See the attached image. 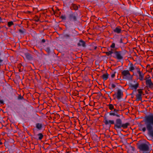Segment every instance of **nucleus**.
Segmentation results:
<instances>
[{"label": "nucleus", "mask_w": 153, "mask_h": 153, "mask_svg": "<svg viewBox=\"0 0 153 153\" xmlns=\"http://www.w3.org/2000/svg\"><path fill=\"white\" fill-rule=\"evenodd\" d=\"M105 53L107 56H109L110 55H111L113 53V52L109 51L108 52H106Z\"/></svg>", "instance_id": "5701e85b"}, {"label": "nucleus", "mask_w": 153, "mask_h": 153, "mask_svg": "<svg viewBox=\"0 0 153 153\" xmlns=\"http://www.w3.org/2000/svg\"><path fill=\"white\" fill-rule=\"evenodd\" d=\"M96 48H97V47H96L95 48V49H96Z\"/></svg>", "instance_id": "ea45409f"}, {"label": "nucleus", "mask_w": 153, "mask_h": 153, "mask_svg": "<svg viewBox=\"0 0 153 153\" xmlns=\"http://www.w3.org/2000/svg\"><path fill=\"white\" fill-rule=\"evenodd\" d=\"M139 85L138 83L136 82L135 84H130L129 85V87L131 89L135 90L138 87Z\"/></svg>", "instance_id": "9b49d317"}, {"label": "nucleus", "mask_w": 153, "mask_h": 153, "mask_svg": "<svg viewBox=\"0 0 153 153\" xmlns=\"http://www.w3.org/2000/svg\"><path fill=\"white\" fill-rule=\"evenodd\" d=\"M114 53L115 56V58L121 60L123 58V54L121 51H116Z\"/></svg>", "instance_id": "0eeeda50"}, {"label": "nucleus", "mask_w": 153, "mask_h": 153, "mask_svg": "<svg viewBox=\"0 0 153 153\" xmlns=\"http://www.w3.org/2000/svg\"><path fill=\"white\" fill-rule=\"evenodd\" d=\"M14 25L12 21H10L8 22L7 25L9 27H10L11 26Z\"/></svg>", "instance_id": "412c9836"}, {"label": "nucleus", "mask_w": 153, "mask_h": 153, "mask_svg": "<svg viewBox=\"0 0 153 153\" xmlns=\"http://www.w3.org/2000/svg\"><path fill=\"white\" fill-rule=\"evenodd\" d=\"M103 122L106 125H109L111 126V125L114 124V120H108L106 117L104 118Z\"/></svg>", "instance_id": "1a4fd4ad"}, {"label": "nucleus", "mask_w": 153, "mask_h": 153, "mask_svg": "<svg viewBox=\"0 0 153 153\" xmlns=\"http://www.w3.org/2000/svg\"><path fill=\"white\" fill-rule=\"evenodd\" d=\"M0 104H4V102L2 100H0Z\"/></svg>", "instance_id": "7c9ffc66"}, {"label": "nucleus", "mask_w": 153, "mask_h": 153, "mask_svg": "<svg viewBox=\"0 0 153 153\" xmlns=\"http://www.w3.org/2000/svg\"><path fill=\"white\" fill-rule=\"evenodd\" d=\"M122 74L123 76V78L126 79H130L131 77V75L128 70H124L122 72Z\"/></svg>", "instance_id": "20e7f679"}, {"label": "nucleus", "mask_w": 153, "mask_h": 153, "mask_svg": "<svg viewBox=\"0 0 153 153\" xmlns=\"http://www.w3.org/2000/svg\"><path fill=\"white\" fill-rule=\"evenodd\" d=\"M128 65L129 71L133 72L135 70H136L137 72L140 69L138 67L136 66L135 64L134 65L132 63H130Z\"/></svg>", "instance_id": "423d86ee"}, {"label": "nucleus", "mask_w": 153, "mask_h": 153, "mask_svg": "<svg viewBox=\"0 0 153 153\" xmlns=\"http://www.w3.org/2000/svg\"><path fill=\"white\" fill-rule=\"evenodd\" d=\"M25 56L26 59H28L30 60L32 58L31 55L29 53H25Z\"/></svg>", "instance_id": "aec40b11"}, {"label": "nucleus", "mask_w": 153, "mask_h": 153, "mask_svg": "<svg viewBox=\"0 0 153 153\" xmlns=\"http://www.w3.org/2000/svg\"><path fill=\"white\" fill-rule=\"evenodd\" d=\"M77 45L78 46H82L84 47L85 46V43L82 40H80L78 43Z\"/></svg>", "instance_id": "dca6fc26"}, {"label": "nucleus", "mask_w": 153, "mask_h": 153, "mask_svg": "<svg viewBox=\"0 0 153 153\" xmlns=\"http://www.w3.org/2000/svg\"><path fill=\"white\" fill-rule=\"evenodd\" d=\"M45 51L48 53H49L50 52V50L49 48H46L45 49Z\"/></svg>", "instance_id": "b1692460"}, {"label": "nucleus", "mask_w": 153, "mask_h": 153, "mask_svg": "<svg viewBox=\"0 0 153 153\" xmlns=\"http://www.w3.org/2000/svg\"><path fill=\"white\" fill-rule=\"evenodd\" d=\"M111 51L112 52H113V50L112 49H111V50L110 51Z\"/></svg>", "instance_id": "58836bf2"}, {"label": "nucleus", "mask_w": 153, "mask_h": 153, "mask_svg": "<svg viewBox=\"0 0 153 153\" xmlns=\"http://www.w3.org/2000/svg\"><path fill=\"white\" fill-rule=\"evenodd\" d=\"M35 125L36 128L39 130H41L43 127V124L41 123H37Z\"/></svg>", "instance_id": "4468645a"}, {"label": "nucleus", "mask_w": 153, "mask_h": 153, "mask_svg": "<svg viewBox=\"0 0 153 153\" xmlns=\"http://www.w3.org/2000/svg\"><path fill=\"white\" fill-rule=\"evenodd\" d=\"M61 17V18L63 19H66V17L65 16H62Z\"/></svg>", "instance_id": "cd10ccee"}, {"label": "nucleus", "mask_w": 153, "mask_h": 153, "mask_svg": "<svg viewBox=\"0 0 153 153\" xmlns=\"http://www.w3.org/2000/svg\"><path fill=\"white\" fill-rule=\"evenodd\" d=\"M70 8L71 10H77L78 9V7L76 4H72L70 7Z\"/></svg>", "instance_id": "f3484780"}, {"label": "nucleus", "mask_w": 153, "mask_h": 153, "mask_svg": "<svg viewBox=\"0 0 153 153\" xmlns=\"http://www.w3.org/2000/svg\"><path fill=\"white\" fill-rule=\"evenodd\" d=\"M115 116H117V117H119L120 116V115H119L118 114H116V115Z\"/></svg>", "instance_id": "72a5a7b5"}, {"label": "nucleus", "mask_w": 153, "mask_h": 153, "mask_svg": "<svg viewBox=\"0 0 153 153\" xmlns=\"http://www.w3.org/2000/svg\"><path fill=\"white\" fill-rule=\"evenodd\" d=\"M109 108L111 110H112L114 109V106L112 104H110L108 105Z\"/></svg>", "instance_id": "4be33fe9"}, {"label": "nucleus", "mask_w": 153, "mask_h": 153, "mask_svg": "<svg viewBox=\"0 0 153 153\" xmlns=\"http://www.w3.org/2000/svg\"><path fill=\"white\" fill-rule=\"evenodd\" d=\"M145 80L147 86L150 88L152 89L153 88V83L150 77L146 78Z\"/></svg>", "instance_id": "39448f33"}, {"label": "nucleus", "mask_w": 153, "mask_h": 153, "mask_svg": "<svg viewBox=\"0 0 153 153\" xmlns=\"http://www.w3.org/2000/svg\"><path fill=\"white\" fill-rule=\"evenodd\" d=\"M138 92V94L136 95V100L139 101L142 100V95L143 94L142 90L141 89H138L137 90Z\"/></svg>", "instance_id": "6e6552de"}, {"label": "nucleus", "mask_w": 153, "mask_h": 153, "mask_svg": "<svg viewBox=\"0 0 153 153\" xmlns=\"http://www.w3.org/2000/svg\"><path fill=\"white\" fill-rule=\"evenodd\" d=\"M109 75L108 74V73H106L105 74H103L102 76V78L103 79L105 80H106L108 78Z\"/></svg>", "instance_id": "6ab92c4d"}, {"label": "nucleus", "mask_w": 153, "mask_h": 153, "mask_svg": "<svg viewBox=\"0 0 153 153\" xmlns=\"http://www.w3.org/2000/svg\"><path fill=\"white\" fill-rule=\"evenodd\" d=\"M45 42V39H42V43H44Z\"/></svg>", "instance_id": "473e14b6"}, {"label": "nucleus", "mask_w": 153, "mask_h": 153, "mask_svg": "<svg viewBox=\"0 0 153 153\" xmlns=\"http://www.w3.org/2000/svg\"><path fill=\"white\" fill-rule=\"evenodd\" d=\"M111 86L113 88H114L116 87V85L113 84H112L111 85Z\"/></svg>", "instance_id": "c85d7f7f"}, {"label": "nucleus", "mask_w": 153, "mask_h": 153, "mask_svg": "<svg viewBox=\"0 0 153 153\" xmlns=\"http://www.w3.org/2000/svg\"><path fill=\"white\" fill-rule=\"evenodd\" d=\"M69 18L71 21H76V17L74 13L70 14L69 16Z\"/></svg>", "instance_id": "ddd939ff"}, {"label": "nucleus", "mask_w": 153, "mask_h": 153, "mask_svg": "<svg viewBox=\"0 0 153 153\" xmlns=\"http://www.w3.org/2000/svg\"><path fill=\"white\" fill-rule=\"evenodd\" d=\"M143 121L145 125L140 123L138 125L139 130L143 132H145L147 130V139L151 140L153 139V114L145 116Z\"/></svg>", "instance_id": "f257e3e1"}, {"label": "nucleus", "mask_w": 153, "mask_h": 153, "mask_svg": "<svg viewBox=\"0 0 153 153\" xmlns=\"http://www.w3.org/2000/svg\"><path fill=\"white\" fill-rule=\"evenodd\" d=\"M109 115L111 116H115L116 113L115 112L111 111L109 113Z\"/></svg>", "instance_id": "393cba45"}, {"label": "nucleus", "mask_w": 153, "mask_h": 153, "mask_svg": "<svg viewBox=\"0 0 153 153\" xmlns=\"http://www.w3.org/2000/svg\"><path fill=\"white\" fill-rule=\"evenodd\" d=\"M115 76V72H114V74H112L111 75V77L112 78H113Z\"/></svg>", "instance_id": "c756f323"}, {"label": "nucleus", "mask_w": 153, "mask_h": 153, "mask_svg": "<svg viewBox=\"0 0 153 153\" xmlns=\"http://www.w3.org/2000/svg\"><path fill=\"white\" fill-rule=\"evenodd\" d=\"M115 44L114 43H112L110 47L112 48H114L115 47Z\"/></svg>", "instance_id": "a878e982"}, {"label": "nucleus", "mask_w": 153, "mask_h": 153, "mask_svg": "<svg viewBox=\"0 0 153 153\" xmlns=\"http://www.w3.org/2000/svg\"><path fill=\"white\" fill-rule=\"evenodd\" d=\"M128 123H126L125 124L122 123V121L120 119H117L116 120L115 123L114 124L115 129H119L121 128H127L129 125Z\"/></svg>", "instance_id": "7ed1b4c3"}, {"label": "nucleus", "mask_w": 153, "mask_h": 153, "mask_svg": "<svg viewBox=\"0 0 153 153\" xmlns=\"http://www.w3.org/2000/svg\"><path fill=\"white\" fill-rule=\"evenodd\" d=\"M19 31L21 33H24V30H23L19 29Z\"/></svg>", "instance_id": "bb28decb"}, {"label": "nucleus", "mask_w": 153, "mask_h": 153, "mask_svg": "<svg viewBox=\"0 0 153 153\" xmlns=\"http://www.w3.org/2000/svg\"><path fill=\"white\" fill-rule=\"evenodd\" d=\"M121 31V30L119 27H116L114 30V32L117 33H120Z\"/></svg>", "instance_id": "a211bd4d"}, {"label": "nucleus", "mask_w": 153, "mask_h": 153, "mask_svg": "<svg viewBox=\"0 0 153 153\" xmlns=\"http://www.w3.org/2000/svg\"><path fill=\"white\" fill-rule=\"evenodd\" d=\"M123 92L120 89H118L117 93V98L118 100L120 99L123 96Z\"/></svg>", "instance_id": "f8f14e48"}, {"label": "nucleus", "mask_w": 153, "mask_h": 153, "mask_svg": "<svg viewBox=\"0 0 153 153\" xmlns=\"http://www.w3.org/2000/svg\"><path fill=\"white\" fill-rule=\"evenodd\" d=\"M137 73L138 74V79L142 81L145 79H144V74L142 71H140V69L137 71Z\"/></svg>", "instance_id": "9d476101"}, {"label": "nucleus", "mask_w": 153, "mask_h": 153, "mask_svg": "<svg viewBox=\"0 0 153 153\" xmlns=\"http://www.w3.org/2000/svg\"><path fill=\"white\" fill-rule=\"evenodd\" d=\"M150 146L151 145L147 141L139 144L138 145V148L140 150L139 152H143L145 153H149L151 151L149 149Z\"/></svg>", "instance_id": "f03ea898"}, {"label": "nucleus", "mask_w": 153, "mask_h": 153, "mask_svg": "<svg viewBox=\"0 0 153 153\" xmlns=\"http://www.w3.org/2000/svg\"><path fill=\"white\" fill-rule=\"evenodd\" d=\"M2 19L1 17H0V23L2 22Z\"/></svg>", "instance_id": "c9c22d12"}, {"label": "nucleus", "mask_w": 153, "mask_h": 153, "mask_svg": "<svg viewBox=\"0 0 153 153\" xmlns=\"http://www.w3.org/2000/svg\"><path fill=\"white\" fill-rule=\"evenodd\" d=\"M2 143L1 142V140H0V145L2 144Z\"/></svg>", "instance_id": "4c0bfd02"}, {"label": "nucleus", "mask_w": 153, "mask_h": 153, "mask_svg": "<svg viewBox=\"0 0 153 153\" xmlns=\"http://www.w3.org/2000/svg\"><path fill=\"white\" fill-rule=\"evenodd\" d=\"M3 61V59H2L1 57H0V63L2 62Z\"/></svg>", "instance_id": "2f4dec72"}, {"label": "nucleus", "mask_w": 153, "mask_h": 153, "mask_svg": "<svg viewBox=\"0 0 153 153\" xmlns=\"http://www.w3.org/2000/svg\"><path fill=\"white\" fill-rule=\"evenodd\" d=\"M117 111H118V110H116V109H114V111H115V112H117Z\"/></svg>", "instance_id": "e433bc0d"}, {"label": "nucleus", "mask_w": 153, "mask_h": 153, "mask_svg": "<svg viewBox=\"0 0 153 153\" xmlns=\"http://www.w3.org/2000/svg\"><path fill=\"white\" fill-rule=\"evenodd\" d=\"M143 153H144V152H143Z\"/></svg>", "instance_id": "a19ab883"}, {"label": "nucleus", "mask_w": 153, "mask_h": 153, "mask_svg": "<svg viewBox=\"0 0 153 153\" xmlns=\"http://www.w3.org/2000/svg\"><path fill=\"white\" fill-rule=\"evenodd\" d=\"M120 43H123V41H122V39H120Z\"/></svg>", "instance_id": "f704fd0d"}, {"label": "nucleus", "mask_w": 153, "mask_h": 153, "mask_svg": "<svg viewBox=\"0 0 153 153\" xmlns=\"http://www.w3.org/2000/svg\"><path fill=\"white\" fill-rule=\"evenodd\" d=\"M35 138L39 140H41L43 137L44 135L42 133H39L35 135Z\"/></svg>", "instance_id": "2eb2a0df"}]
</instances>
